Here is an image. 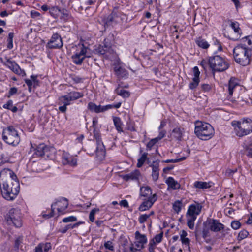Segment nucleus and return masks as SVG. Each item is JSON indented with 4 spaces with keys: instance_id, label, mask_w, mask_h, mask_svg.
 Masks as SVG:
<instances>
[{
    "instance_id": "obj_1",
    "label": "nucleus",
    "mask_w": 252,
    "mask_h": 252,
    "mask_svg": "<svg viewBox=\"0 0 252 252\" xmlns=\"http://www.w3.org/2000/svg\"><path fill=\"white\" fill-rule=\"evenodd\" d=\"M2 197L8 201L15 199L20 190V184L18 179H6L0 185Z\"/></svg>"
},
{
    "instance_id": "obj_2",
    "label": "nucleus",
    "mask_w": 252,
    "mask_h": 252,
    "mask_svg": "<svg viewBox=\"0 0 252 252\" xmlns=\"http://www.w3.org/2000/svg\"><path fill=\"white\" fill-rule=\"evenodd\" d=\"M233 57L235 61L243 66H247L250 63L251 51L245 43L238 44L233 49Z\"/></svg>"
},
{
    "instance_id": "obj_3",
    "label": "nucleus",
    "mask_w": 252,
    "mask_h": 252,
    "mask_svg": "<svg viewBox=\"0 0 252 252\" xmlns=\"http://www.w3.org/2000/svg\"><path fill=\"white\" fill-rule=\"evenodd\" d=\"M194 132L196 136L202 140L210 139L214 135L215 130L209 123L201 121L195 123Z\"/></svg>"
},
{
    "instance_id": "obj_4",
    "label": "nucleus",
    "mask_w": 252,
    "mask_h": 252,
    "mask_svg": "<svg viewBox=\"0 0 252 252\" xmlns=\"http://www.w3.org/2000/svg\"><path fill=\"white\" fill-rule=\"evenodd\" d=\"M209 65L212 70L216 72H222L227 70L229 64L226 59L219 55H215L208 59Z\"/></svg>"
},
{
    "instance_id": "obj_5",
    "label": "nucleus",
    "mask_w": 252,
    "mask_h": 252,
    "mask_svg": "<svg viewBox=\"0 0 252 252\" xmlns=\"http://www.w3.org/2000/svg\"><path fill=\"white\" fill-rule=\"evenodd\" d=\"M5 220L8 224L16 228L21 227L23 224L21 210L18 208L10 209L5 215Z\"/></svg>"
},
{
    "instance_id": "obj_6",
    "label": "nucleus",
    "mask_w": 252,
    "mask_h": 252,
    "mask_svg": "<svg viewBox=\"0 0 252 252\" xmlns=\"http://www.w3.org/2000/svg\"><path fill=\"white\" fill-rule=\"evenodd\" d=\"M2 139L8 145L14 147L17 146L20 141L18 131L13 126H9L3 130Z\"/></svg>"
},
{
    "instance_id": "obj_7",
    "label": "nucleus",
    "mask_w": 252,
    "mask_h": 252,
    "mask_svg": "<svg viewBox=\"0 0 252 252\" xmlns=\"http://www.w3.org/2000/svg\"><path fill=\"white\" fill-rule=\"evenodd\" d=\"M76 48L77 49L72 55L71 59L74 64L80 65L85 58L90 57V56L87 55L88 48L83 44L80 43L78 44Z\"/></svg>"
},
{
    "instance_id": "obj_8",
    "label": "nucleus",
    "mask_w": 252,
    "mask_h": 252,
    "mask_svg": "<svg viewBox=\"0 0 252 252\" xmlns=\"http://www.w3.org/2000/svg\"><path fill=\"white\" fill-rule=\"evenodd\" d=\"M93 128V133L96 140V147L94 151L96 157L99 160L103 159L105 156L106 150L102 141L99 130L96 127Z\"/></svg>"
},
{
    "instance_id": "obj_9",
    "label": "nucleus",
    "mask_w": 252,
    "mask_h": 252,
    "mask_svg": "<svg viewBox=\"0 0 252 252\" xmlns=\"http://www.w3.org/2000/svg\"><path fill=\"white\" fill-rule=\"evenodd\" d=\"M58 206L57 210L59 213H62L64 211L68 206V200L65 198H62L60 200L52 204L51 205V211L48 214L45 213L44 212H42V214L44 218L49 219L54 216V206Z\"/></svg>"
},
{
    "instance_id": "obj_10",
    "label": "nucleus",
    "mask_w": 252,
    "mask_h": 252,
    "mask_svg": "<svg viewBox=\"0 0 252 252\" xmlns=\"http://www.w3.org/2000/svg\"><path fill=\"white\" fill-rule=\"evenodd\" d=\"M96 51L99 54L104 55L107 58L114 54L111 42L108 38H105L104 40L102 45H100Z\"/></svg>"
},
{
    "instance_id": "obj_11",
    "label": "nucleus",
    "mask_w": 252,
    "mask_h": 252,
    "mask_svg": "<svg viewBox=\"0 0 252 252\" xmlns=\"http://www.w3.org/2000/svg\"><path fill=\"white\" fill-rule=\"evenodd\" d=\"M239 125L237 136L242 137L249 134L252 131V121L250 119H244Z\"/></svg>"
},
{
    "instance_id": "obj_12",
    "label": "nucleus",
    "mask_w": 252,
    "mask_h": 252,
    "mask_svg": "<svg viewBox=\"0 0 252 252\" xmlns=\"http://www.w3.org/2000/svg\"><path fill=\"white\" fill-rule=\"evenodd\" d=\"M63 46L62 39L61 36L57 33L52 35L50 40L47 43V46L49 49H60Z\"/></svg>"
},
{
    "instance_id": "obj_13",
    "label": "nucleus",
    "mask_w": 252,
    "mask_h": 252,
    "mask_svg": "<svg viewBox=\"0 0 252 252\" xmlns=\"http://www.w3.org/2000/svg\"><path fill=\"white\" fill-rule=\"evenodd\" d=\"M157 199L158 196L156 193L154 194L148 199H143V201L138 207L139 211L143 212L149 210L152 207Z\"/></svg>"
},
{
    "instance_id": "obj_14",
    "label": "nucleus",
    "mask_w": 252,
    "mask_h": 252,
    "mask_svg": "<svg viewBox=\"0 0 252 252\" xmlns=\"http://www.w3.org/2000/svg\"><path fill=\"white\" fill-rule=\"evenodd\" d=\"M49 151V147L44 143H41L34 148L32 146L30 151L33 152L32 156L33 158L41 157L46 154Z\"/></svg>"
},
{
    "instance_id": "obj_15",
    "label": "nucleus",
    "mask_w": 252,
    "mask_h": 252,
    "mask_svg": "<svg viewBox=\"0 0 252 252\" xmlns=\"http://www.w3.org/2000/svg\"><path fill=\"white\" fill-rule=\"evenodd\" d=\"M4 65L16 74L22 76L26 75L24 70H22L14 61H11L9 59H7L5 63H4Z\"/></svg>"
},
{
    "instance_id": "obj_16",
    "label": "nucleus",
    "mask_w": 252,
    "mask_h": 252,
    "mask_svg": "<svg viewBox=\"0 0 252 252\" xmlns=\"http://www.w3.org/2000/svg\"><path fill=\"white\" fill-rule=\"evenodd\" d=\"M202 206L199 203L195 202V204L190 205L188 209L186 216L196 217L200 214Z\"/></svg>"
},
{
    "instance_id": "obj_17",
    "label": "nucleus",
    "mask_w": 252,
    "mask_h": 252,
    "mask_svg": "<svg viewBox=\"0 0 252 252\" xmlns=\"http://www.w3.org/2000/svg\"><path fill=\"white\" fill-rule=\"evenodd\" d=\"M11 179L12 180L18 179L16 175L11 169L4 168L0 172V185L6 179Z\"/></svg>"
},
{
    "instance_id": "obj_18",
    "label": "nucleus",
    "mask_w": 252,
    "mask_h": 252,
    "mask_svg": "<svg viewBox=\"0 0 252 252\" xmlns=\"http://www.w3.org/2000/svg\"><path fill=\"white\" fill-rule=\"evenodd\" d=\"M62 161L64 165L75 166L77 165V159L76 157H74L67 152H63L62 156Z\"/></svg>"
},
{
    "instance_id": "obj_19",
    "label": "nucleus",
    "mask_w": 252,
    "mask_h": 252,
    "mask_svg": "<svg viewBox=\"0 0 252 252\" xmlns=\"http://www.w3.org/2000/svg\"><path fill=\"white\" fill-rule=\"evenodd\" d=\"M114 71L115 74L119 79H126L128 76V71L119 63L114 65Z\"/></svg>"
},
{
    "instance_id": "obj_20",
    "label": "nucleus",
    "mask_w": 252,
    "mask_h": 252,
    "mask_svg": "<svg viewBox=\"0 0 252 252\" xmlns=\"http://www.w3.org/2000/svg\"><path fill=\"white\" fill-rule=\"evenodd\" d=\"M71 101L67 94L59 97L58 105L60 106L59 107V110L62 113H65L67 106L71 104Z\"/></svg>"
},
{
    "instance_id": "obj_21",
    "label": "nucleus",
    "mask_w": 252,
    "mask_h": 252,
    "mask_svg": "<svg viewBox=\"0 0 252 252\" xmlns=\"http://www.w3.org/2000/svg\"><path fill=\"white\" fill-rule=\"evenodd\" d=\"M208 224L209 228L211 231L215 232H217L224 229V225L221 223L220 222L219 220L213 219L210 220Z\"/></svg>"
},
{
    "instance_id": "obj_22",
    "label": "nucleus",
    "mask_w": 252,
    "mask_h": 252,
    "mask_svg": "<svg viewBox=\"0 0 252 252\" xmlns=\"http://www.w3.org/2000/svg\"><path fill=\"white\" fill-rule=\"evenodd\" d=\"M238 85L239 83L236 78L231 77L230 79L228 84L226 85L228 93V97H229V98L232 96L234 89Z\"/></svg>"
},
{
    "instance_id": "obj_23",
    "label": "nucleus",
    "mask_w": 252,
    "mask_h": 252,
    "mask_svg": "<svg viewBox=\"0 0 252 252\" xmlns=\"http://www.w3.org/2000/svg\"><path fill=\"white\" fill-rule=\"evenodd\" d=\"M51 248V243L41 242L35 247L33 252H48Z\"/></svg>"
},
{
    "instance_id": "obj_24",
    "label": "nucleus",
    "mask_w": 252,
    "mask_h": 252,
    "mask_svg": "<svg viewBox=\"0 0 252 252\" xmlns=\"http://www.w3.org/2000/svg\"><path fill=\"white\" fill-rule=\"evenodd\" d=\"M184 129L181 127H176L174 128L171 133V136L172 139L177 141H181L182 139Z\"/></svg>"
},
{
    "instance_id": "obj_25",
    "label": "nucleus",
    "mask_w": 252,
    "mask_h": 252,
    "mask_svg": "<svg viewBox=\"0 0 252 252\" xmlns=\"http://www.w3.org/2000/svg\"><path fill=\"white\" fill-rule=\"evenodd\" d=\"M140 175V171L138 170H135L128 174H126L123 176V179L126 181L130 180L137 181Z\"/></svg>"
},
{
    "instance_id": "obj_26",
    "label": "nucleus",
    "mask_w": 252,
    "mask_h": 252,
    "mask_svg": "<svg viewBox=\"0 0 252 252\" xmlns=\"http://www.w3.org/2000/svg\"><path fill=\"white\" fill-rule=\"evenodd\" d=\"M123 15L122 11L119 10L118 7H115L111 14H110L107 17V21L109 22H112L116 19V18L120 17L121 15Z\"/></svg>"
},
{
    "instance_id": "obj_27",
    "label": "nucleus",
    "mask_w": 252,
    "mask_h": 252,
    "mask_svg": "<svg viewBox=\"0 0 252 252\" xmlns=\"http://www.w3.org/2000/svg\"><path fill=\"white\" fill-rule=\"evenodd\" d=\"M152 194V190L151 188L149 186H143L140 189V195L141 197H145L148 199L151 197Z\"/></svg>"
},
{
    "instance_id": "obj_28",
    "label": "nucleus",
    "mask_w": 252,
    "mask_h": 252,
    "mask_svg": "<svg viewBox=\"0 0 252 252\" xmlns=\"http://www.w3.org/2000/svg\"><path fill=\"white\" fill-rule=\"evenodd\" d=\"M165 183L168 185V188H171L174 190L178 189L180 187V184L177 181H175L172 177L167 178Z\"/></svg>"
},
{
    "instance_id": "obj_29",
    "label": "nucleus",
    "mask_w": 252,
    "mask_h": 252,
    "mask_svg": "<svg viewBox=\"0 0 252 252\" xmlns=\"http://www.w3.org/2000/svg\"><path fill=\"white\" fill-rule=\"evenodd\" d=\"M135 237L136 241H137L138 243L141 244V246L142 247L147 243L148 240L146 235L141 234L138 231L135 232Z\"/></svg>"
},
{
    "instance_id": "obj_30",
    "label": "nucleus",
    "mask_w": 252,
    "mask_h": 252,
    "mask_svg": "<svg viewBox=\"0 0 252 252\" xmlns=\"http://www.w3.org/2000/svg\"><path fill=\"white\" fill-rule=\"evenodd\" d=\"M194 186L196 188L202 189H209L212 187V182H206L203 181H195L194 183Z\"/></svg>"
},
{
    "instance_id": "obj_31",
    "label": "nucleus",
    "mask_w": 252,
    "mask_h": 252,
    "mask_svg": "<svg viewBox=\"0 0 252 252\" xmlns=\"http://www.w3.org/2000/svg\"><path fill=\"white\" fill-rule=\"evenodd\" d=\"M67 95L71 101H74L79 98H82L84 96V94L82 92L72 91L70 92Z\"/></svg>"
},
{
    "instance_id": "obj_32",
    "label": "nucleus",
    "mask_w": 252,
    "mask_h": 252,
    "mask_svg": "<svg viewBox=\"0 0 252 252\" xmlns=\"http://www.w3.org/2000/svg\"><path fill=\"white\" fill-rule=\"evenodd\" d=\"M120 85H118V87L115 89L114 91L115 93L122 96L124 98L129 97L130 96V92L126 90L120 89Z\"/></svg>"
},
{
    "instance_id": "obj_33",
    "label": "nucleus",
    "mask_w": 252,
    "mask_h": 252,
    "mask_svg": "<svg viewBox=\"0 0 252 252\" xmlns=\"http://www.w3.org/2000/svg\"><path fill=\"white\" fill-rule=\"evenodd\" d=\"M60 8L57 6L50 7L49 14L54 19L59 18L60 15Z\"/></svg>"
},
{
    "instance_id": "obj_34",
    "label": "nucleus",
    "mask_w": 252,
    "mask_h": 252,
    "mask_svg": "<svg viewBox=\"0 0 252 252\" xmlns=\"http://www.w3.org/2000/svg\"><path fill=\"white\" fill-rule=\"evenodd\" d=\"M195 43L198 47L204 49H206L210 46V44L207 41L200 37L195 40Z\"/></svg>"
},
{
    "instance_id": "obj_35",
    "label": "nucleus",
    "mask_w": 252,
    "mask_h": 252,
    "mask_svg": "<svg viewBox=\"0 0 252 252\" xmlns=\"http://www.w3.org/2000/svg\"><path fill=\"white\" fill-rule=\"evenodd\" d=\"M113 120L117 130L120 133L123 132V123L121 119L118 117H114Z\"/></svg>"
},
{
    "instance_id": "obj_36",
    "label": "nucleus",
    "mask_w": 252,
    "mask_h": 252,
    "mask_svg": "<svg viewBox=\"0 0 252 252\" xmlns=\"http://www.w3.org/2000/svg\"><path fill=\"white\" fill-rule=\"evenodd\" d=\"M4 109H8L11 111L13 113H16L18 111V108L16 106H13V102L12 100H9L2 106Z\"/></svg>"
},
{
    "instance_id": "obj_37",
    "label": "nucleus",
    "mask_w": 252,
    "mask_h": 252,
    "mask_svg": "<svg viewBox=\"0 0 252 252\" xmlns=\"http://www.w3.org/2000/svg\"><path fill=\"white\" fill-rule=\"evenodd\" d=\"M148 153L144 152L142 154L141 157L137 160V167L140 168L144 164L146 160L148 159Z\"/></svg>"
},
{
    "instance_id": "obj_38",
    "label": "nucleus",
    "mask_w": 252,
    "mask_h": 252,
    "mask_svg": "<svg viewBox=\"0 0 252 252\" xmlns=\"http://www.w3.org/2000/svg\"><path fill=\"white\" fill-rule=\"evenodd\" d=\"M182 206V201L177 200L173 203L172 208L176 213L178 214L181 211Z\"/></svg>"
},
{
    "instance_id": "obj_39",
    "label": "nucleus",
    "mask_w": 252,
    "mask_h": 252,
    "mask_svg": "<svg viewBox=\"0 0 252 252\" xmlns=\"http://www.w3.org/2000/svg\"><path fill=\"white\" fill-rule=\"evenodd\" d=\"M60 15L59 16V18L63 21H66L68 20L69 17V12L65 8L60 9Z\"/></svg>"
},
{
    "instance_id": "obj_40",
    "label": "nucleus",
    "mask_w": 252,
    "mask_h": 252,
    "mask_svg": "<svg viewBox=\"0 0 252 252\" xmlns=\"http://www.w3.org/2000/svg\"><path fill=\"white\" fill-rule=\"evenodd\" d=\"M241 42L245 43L247 46H250V47L248 49H250L251 51L252 50V35H249L243 37L241 39Z\"/></svg>"
},
{
    "instance_id": "obj_41",
    "label": "nucleus",
    "mask_w": 252,
    "mask_h": 252,
    "mask_svg": "<svg viewBox=\"0 0 252 252\" xmlns=\"http://www.w3.org/2000/svg\"><path fill=\"white\" fill-rule=\"evenodd\" d=\"M240 25L237 21L231 22L230 24V27L234 30L235 33L238 35H240L241 33V30L239 27Z\"/></svg>"
},
{
    "instance_id": "obj_42",
    "label": "nucleus",
    "mask_w": 252,
    "mask_h": 252,
    "mask_svg": "<svg viewBox=\"0 0 252 252\" xmlns=\"http://www.w3.org/2000/svg\"><path fill=\"white\" fill-rule=\"evenodd\" d=\"M187 225L189 228L191 230L194 227V221L196 220V217L187 216Z\"/></svg>"
},
{
    "instance_id": "obj_43",
    "label": "nucleus",
    "mask_w": 252,
    "mask_h": 252,
    "mask_svg": "<svg viewBox=\"0 0 252 252\" xmlns=\"http://www.w3.org/2000/svg\"><path fill=\"white\" fill-rule=\"evenodd\" d=\"M163 232H161L159 234L156 235L154 237L151 239L149 241V243L152 242V241L155 243V246L157 244L160 243L163 239Z\"/></svg>"
},
{
    "instance_id": "obj_44",
    "label": "nucleus",
    "mask_w": 252,
    "mask_h": 252,
    "mask_svg": "<svg viewBox=\"0 0 252 252\" xmlns=\"http://www.w3.org/2000/svg\"><path fill=\"white\" fill-rule=\"evenodd\" d=\"M100 211V210L99 208H93L90 212V214H89V220H90L91 222H93L94 220V219H95V214L96 213H98Z\"/></svg>"
},
{
    "instance_id": "obj_45",
    "label": "nucleus",
    "mask_w": 252,
    "mask_h": 252,
    "mask_svg": "<svg viewBox=\"0 0 252 252\" xmlns=\"http://www.w3.org/2000/svg\"><path fill=\"white\" fill-rule=\"evenodd\" d=\"M14 37V33L10 32L8 34V39H7V47L8 49H11L13 47V38Z\"/></svg>"
},
{
    "instance_id": "obj_46",
    "label": "nucleus",
    "mask_w": 252,
    "mask_h": 252,
    "mask_svg": "<svg viewBox=\"0 0 252 252\" xmlns=\"http://www.w3.org/2000/svg\"><path fill=\"white\" fill-rule=\"evenodd\" d=\"M199 82V78H193L192 81L190 82L189 85V88L191 90L195 89L198 85Z\"/></svg>"
},
{
    "instance_id": "obj_47",
    "label": "nucleus",
    "mask_w": 252,
    "mask_h": 252,
    "mask_svg": "<svg viewBox=\"0 0 252 252\" xmlns=\"http://www.w3.org/2000/svg\"><path fill=\"white\" fill-rule=\"evenodd\" d=\"M23 242V237L19 236L15 239L14 241V248L15 250H18L19 249L20 245Z\"/></svg>"
},
{
    "instance_id": "obj_48",
    "label": "nucleus",
    "mask_w": 252,
    "mask_h": 252,
    "mask_svg": "<svg viewBox=\"0 0 252 252\" xmlns=\"http://www.w3.org/2000/svg\"><path fill=\"white\" fill-rule=\"evenodd\" d=\"M249 235V232L246 230H242L240 231L238 236V240L241 241L246 238Z\"/></svg>"
},
{
    "instance_id": "obj_49",
    "label": "nucleus",
    "mask_w": 252,
    "mask_h": 252,
    "mask_svg": "<svg viewBox=\"0 0 252 252\" xmlns=\"http://www.w3.org/2000/svg\"><path fill=\"white\" fill-rule=\"evenodd\" d=\"M155 249L162 251L161 248L156 247L155 246V243L152 241V242L149 243L148 244V251L149 252H156Z\"/></svg>"
},
{
    "instance_id": "obj_50",
    "label": "nucleus",
    "mask_w": 252,
    "mask_h": 252,
    "mask_svg": "<svg viewBox=\"0 0 252 252\" xmlns=\"http://www.w3.org/2000/svg\"><path fill=\"white\" fill-rule=\"evenodd\" d=\"M237 168H234V169L228 168L225 171V175L227 177L231 178L233 177L234 173L237 172Z\"/></svg>"
},
{
    "instance_id": "obj_51",
    "label": "nucleus",
    "mask_w": 252,
    "mask_h": 252,
    "mask_svg": "<svg viewBox=\"0 0 252 252\" xmlns=\"http://www.w3.org/2000/svg\"><path fill=\"white\" fill-rule=\"evenodd\" d=\"M97 105L92 102H90L88 104V109L91 112L96 113Z\"/></svg>"
},
{
    "instance_id": "obj_52",
    "label": "nucleus",
    "mask_w": 252,
    "mask_h": 252,
    "mask_svg": "<svg viewBox=\"0 0 252 252\" xmlns=\"http://www.w3.org/2000/svg\"><path fill=\"white\" fill-rule=\"evenodd\" d=\"M159 161L158 160L154 161L150 165L152 168V172L159 171Z\"/></svg>"
},
{
    "instance_id": "obj_53",
    "label": "nucleus",
    "mask_w": 252,
    "mask_h": 252,
    "mask_svg": "<svg viewBox=\"0 0 252 252\" xmlns=\"http://www.w3.org/2000/svg\"><path fill=\"white\" fill-rule=\"evenodd\" d=\"M182 242V244L183 245L187 247L189 252L190 251V248L189 246L190 244V240L188 238H184L182 239H180Z\"/></svg>"
},
{
    "instance_id": "obj_54",
    "label": "nucleus",
    "mask_w": 252,
    "mask_h": 252,
    "mask_svg": "<svg viewBox=\"0 0 252 252\" xmlns=\"http://www.w3.org/2000/svg\"><path fill=\"white\" fill-rule=\"evenodd\" d=\"M77 220V218L74 216H70L67 217H65L62 220V221L64 223H67L69 222H74Z\"/></svg>"
},
{
    "instance_id": "obj_55",
    "label": "nucleus",
    "mask_w": 252,
    "mask_h": 252,
    "mask_svg": "<svg viewBox=\"0 0 252 252\" xmlns=\"http://www.w3.org/2000/svg\"><path fill=\"white\" fill-rule=\"evenodd\" d=\"M158 141V140L156 138L151 139L146 145L147 149L149 150H151L154 145H155Z\"/></svg>"
},
{
    "instance_id": "obj_56",
    "label": "nucleus",
    "mask_w": 252,
    "mask_h": 252,
    "mask_svg": "<svg viewBox=\"0 0 252 252\" xmlns=\"http://www.w3.org/2000/svg\"><path fill=\"white\" fill-rule=\"evenodd\" d=\"M104 246L106 249L112 251L114 250V247L113 242L111 241H108L107 242H105L104 244Z\"/></svg>"
},
{
    "instance_id": "obj_57",
    "label": "nucleus",
    "mask_w": 252,
    "mask_h": 252,
    "mask_svg": "<svg viewBox=\"0 0 252 252\" xmlns=\"http://www.w3.org/2000/svg\"><path fill=\"white\" fill-rule=\"evenodd\" d=\"M246 155L249 157L252 158V140L246 149Z\"/></svg>"
},
{
    "instance_id": "obj_58",
    "label": "nucleus",
    "mask_w": 252,
    "mask_h": 252,
    "mask_svg": "<svg viewBox=\"0 0 252 252\" xmlns=\"http://www.w3.org/2000/svg\"><path fill=\"white\" fill-rule=\"evenodd\" d=\"M25 82L28 87V90L30 92H32L33 90V82L29 79H25Z\"/></svg>"
},
{
    "instance_id": "obj_59",
    "label": "nucleus",
    "mask_w": 252,
    "mask_h": 252,
    "mask_svg": "<svg viewBox=\"0 0 252 252\" xmlns=\"http://www.w3.org/2000/svg\"><path fill=\"white\" fill-rule=\"evenodd\" d=\"M241 124L240 121H233L231 122V125L233 126L234 129L236 132V134L237 135V132L239 129V126Z\"/></svg>"
},
{
    "instance_id": "obj_60",
    "label": "nucleus",
    "mask_w": 252,
    "mask_h": 252,
    "mask_svg": "<svg viewBox=\"0 0 252 252\" xmlns=\"http://www.w3.org/2000/svg\"><path fill=\"white\" fill-rule=\"evenodd\" d=\"M148 218H149V216H147V214H142L139 216V217L138 218L139 222L140 224H143L146 221V220H147V219Z\"/></svg>"
},
{
    "instance_id": "obj_61",
    "label": "nucleus",
    "mask_w": 252,
    "mask_h": 252,
    "mask_svg": "<svg viewBox=\"0 0 252 252\" xmlns=\"http://www.w3.org/2000/svg\"><path fill=\"white\" fill-rule=\"evenodd\" d=\"M241 225V223L238 220H233L231 223V226L234 230L239 229Z\"/></svg>"
},
{
    "instance_id": "obj_62",
    "label": "nucleus",
    "mask_w": 252,
    "mask_h": 252,
    "mask_svg": "<svg viewBox=\"0 0 252 252\" xmlns=\"http://www.w3.org/2000/svg\"><path fill=\"white\" fill-rule=\"evenodd\" d=\"M213 43L214 45H216L218 47L217 50L219 51H221L222 50V47L221 45V43L217 39L213 38Z\"/></svg>"
},
{
    "instance_id": "obj_63",
    "label": "nucleus",
    "mask_w": 252,
    "mask_h": 252,
    "mask_svg": "<svg viewBox=\"0 0 252 252\" xmlns=\"http://www.w3.org/2000/svg\"><path fill=\"white\" fill-rule=\"evenodd\" d=\"M108 110V105L105 106H101V105H97L96 113L103 112Z\"/></svg>"
},
{
    "instance_id": "obj_64",
    "label": "nucleus",
    "mask_w": 252,
    "mask_h": 252,
    "mask_svg": "<svg viewBox=\"0 0 252 252\" xmlns=\"http://www.w3.org/2000/svg\"><path fill=\"white\" fill-rule=\"evenodd\" d=\"M18 89L16 87H12L11 88L9 91L8 94H7V97L8 98H10L11 96L16 94L17 93Z\"/></svg>"
}]
</instances>
